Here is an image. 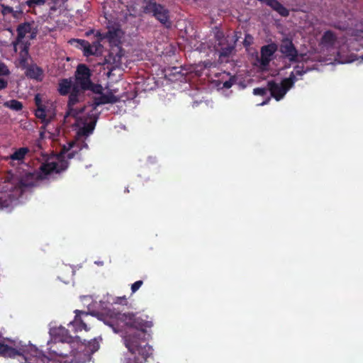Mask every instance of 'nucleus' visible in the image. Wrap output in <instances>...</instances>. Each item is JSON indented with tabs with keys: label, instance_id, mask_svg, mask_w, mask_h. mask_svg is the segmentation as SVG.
I'll return each mask as SVG.
<instances>
[{
	"label": "nucleus",
	"instance_id": "obj_45",
	"mask_svg": "<svg viewBox=\"0 0 363 363\" xmlns=\"http://www.w3.org/2000/svg\"><path fill=\"white\" fill-rule=\"evenodd\" d=\"M60 356H67V354H64V353H60L59 354Z\"/></svg>",
	"mask_w": 363,
	"mask_h": 363
},
{
	"label": "nucleus",
	"instance_id": "obj_25",
	"mask_svg": "<svg viewBox=\"0 0 363 363\" xmlns=\"http://www.w3.org/2000/svg\"><path fill=\"white\" fill-rule=\"evenodd\" d=\"M274 10L283 17H287L289 15V11L281 3H279Z\"/></svg>",
	"mask_w": 363,
	"mask_h": 363
},
{
	"label": "nucleus",
	"instance_id": "obj_15",
	"mask_svg": "<svg viewBox=\"0 0 363 363\" xmlns=\"http://www.w3.org/2000/svg\"><path fill=\"white\" fill-rule=\"evenodd\" d=\"M23 349H16L4 343L0 342V356L4 357L15 358L17 356L23 355Z\"/></svg>",
	"mask_w": 363,
	"mask_h": 363
},
{
	"label": "nucleus",
	"instance_id": "obj_2",
	"mask_svg": "<svg viewBox=\"0 0 363 363\" xmlns=\"http://www.w3.org/2000/svg\"><path fill=\"white\" fill-rule=\"evenodd\" d=\"M91 70L86 65L79 64L77 66L75 72L73 92L69 95L65 117L72 116L77 119L79 115L83 113L84 108H76L74 106L79 103L80 99L84 96L86 88H88V86L91 85Z\"/></svg>",
	"mask_w": 363,
	"mask_h": 363
},
{
	"label": "nucleus",
	"instance_id": "obj_35",
	"mask_svg": "<svg viewBox=\"0 0 363 363\" xmlns=\"http://www.w3.org/2000/svg\"><path fill=\"white\" fill-rule=\"evenodd\" d=\"M8 206V202L6 199H3L0 197V210Z\"/></svg>",
	"mask_w": 363,
	"mask_h": 363
},
{
	"label": "nucleus",
	"instance_id": "obj_14",
	"mask_svg": "<svg viewBox=\"0 0 363 363\" xmlns=\"http://www.w3.org/2000/svg\"><path fill=\"white\" fill-rule=\"evenodd\" d=\"M35 104L37 106V109L35 112V116L40 119L43 123H47L48 121L46 118V106L43 104L41 96L40 94H37L34 98Z\"/></svg>",
	"mask_w": 363,
	"mask_h": 363
},
{
	"label": "nucleus",
	"instance_id": "obj_43",
	"mask_svg": "<svg viewBox=\"0 0 363 363\" xmlns=\"http://www.w3.org/2000/svg\"><path fill=\"white\" fill-rule=\"evenodd\" d=\"M71 340H72L71 336H67L64 338L63 341L69 342V341H71Z\"/></svg>",
	"mask_w": 363,
	"mask_h": 363
},
{
	"label": "nucleus",
	"instance_id": "obj_41",
	"mask_svg": "<svg viewBox=\"0 0 363 363\" xmlns=\"http://www.w3.org/2000/svg\"><path fill=\"white\" fill-rule=\"evenodd\" d=\"M270 101V97H268L267 100L264 101L263 102H262L260 104L261 106H264L267 104H268V102Z\"/></svg>",
	"mask_w": 363,
	"mask_h": 363
},
{
	"label": "nucleus",
	"instance_id": "obj_17",
	"mask_svg": "<svg viewBox=\"0 0 363 363\" xmlns=\"http://www.w3.org/2000/svg\"><path fill=\"white\" fill-rule=\"evenodd\" d=\"M29 45L30 43L26 42V43H21L18 47L21 49L19 52V65L22 69H25L29 65L28 64V57H29Z\"/></svg>",
	"mask_w": 363,
	"mask_h": 363
},
{
	"label": "nucleus",
	"instance_id": "obj_39",
	"mask_svg": "<svg viewBox=\"0 0 363 363\" xmlns=\"http://www.w3.org/2000/svg\"><path fill=\"white\" fill-rule=\"evenodd\" d=\"M233 77H230L229 79H228V89L230 88L233 84Z\"/></svg>",
	"mask_w": 363,
	"mask_h": 363
},
{
	"label": "nucleus",
	"instance_id": "obj_38",
	"mask_svg": "<svg viewBox=\"0 0 363 363\" xmlns=\"http://www.w3.org/2000/svg\"><path fill=\"white\" fill-rule=\"evenodd\" d=\"M118 303H123V302H126L125 296L119 297V298H118Z\"/></svg>",
	"mask_w": 363,
	"mask_h": 363
},
{
	"label": "nucleus",
	"instance_id": "obj_42",
	"mask_svg": "<svg viewBox=\"0 0 363 363\" xmlns=\"http://www.w3.org/2000/svg\"><path fill=\"white\" fill-rule=\"evenodd\" d=\"M20 184H21V186H29V184H26V183L23 182V179H21V180L20 181Z\"/></svg>",
	"mask_w": 363,
	"mask_h": 363
},
{
	"label": "nucleus",
	"instance_id": "obj_31",
	"mask_svg": "<svg viewBox=\"0 0 363 363\" xmlns=\"http://www.w3.org/2000/svg\"><path fill=\"white\" fill-rule=\"evenodd\" d=\"M264 3L270 6L274 10V8L278 6L280 2H279L277 0H266Z\"/></svg>",
	"mask_w": 363,
	"mask_h": 363
},
{
	"label": "nucleus",
	"instance_id": "obj_4",
	"mask_svg": "<svg viewBox=\"0 0 363 363\" xmlns=\"http://www.w3.org/2000/svg\"><path fill=\"white\" fill-rule=\"evenodd\" d=\"M74 144V142H71L67 145H63L55 161L48 160L45 163H43L39 168V177L44 179L52 173L59 174L65 171L69 167V162L66 160L65 155L71 150Z\"/></svg>",
	"mask_w": 363,
	"mask_h": 363
},
{
	"label": "nucleus",
	"instance_id": "obj_23",
	"mask_svg": "<svg viewBox=\"0 0 363 363\" xmlns=\"http://www.w3.org/2000/svg\"><path fill=\"white\" fill-rule=\"evenodd\" d=\"M91 91L93 93L101 94L104 90L103 86L101 84H96L91 82V85L86 88V91Z\"/></svg>",
	"mask_w": 363,
	"mask_h": 363
},
{
	"label": "nucleus",
	"instance_id": "obj_21",
	"mask_svg": "<svg viewBox=\"0 0 363 363\" xmlns=\"http://www.w3.org/2000/svg\"><path fill=\"white\" fill-rule=\"evenodd\" d=\"M96 120L97 117L94 116L90 122L84 123L83 128H82V133L83 135H89L93 132L96 123Z\"/></svg>",
	"mask_w": 363,
	"mask_h": 363
},
{
	"label": "nucleus",
	"instance_id": "obj_28",
	"mask_svg": "<svg viewBox=\"0 0 363 363\" xmlns=\"http://www.w3.org/2000/svg\"><path fill=\"white\" fill-rule=\"evenodd\" d=\"M10 70L4 62H0V76H8Z\"/></svg>",
	"mask_w": 363,
	"mask_h": 363
},
{
	"label": "nucleus",
	"instance_id": "obj_30",
	"mask_svg": "<svg viewBox=\"0 0 363 363\" xmlns=\"http://www.w3.org/2000/svg\"><path fill=\"white\" fill-rule=\"evenodd\" d=\"M1 7L3 9L1 11V13H3V15H6V13H11L13 12V8L9 6H6L4 4H2Z\"/></svg>",
	"mask_w": 363,
	"mask_h": 363
},
{
	"label": "nucleus",
	"instance_id": "obj_10",
	"mask_svg": "<svg viewBox=\"0 0 363 363\" xmlns=\"http://www.w3.org/2000/svg\"><path fill=\"white\" fill-rule=\"evenodd\" d=\"M277 44L272 43L261 48L260 50V64L262 66H267L272 59V56L277 50Z\"/></svg>",
	"mask_w": 363,
	"mask_h": 363
},
{
	"label": "nucleus",
	"instance_id": "obj_1",
	"mask_svg": "<svg viewBox=\"0 0 363 363\" xmlns=\"http://www.w3.org/2000/svg\"><path fill=\"white\" fill-rule=\"evenodd\" d=\"M108 319L104 320L105 324L111 326L116 333L128 329L123 336V340L133 357H127L123 363H145L148 357L152 354L153 349L148 344L150 335L147 329L152 327L153 323L144 319L138 313H120L115 311L108 312Z\"/></svg>",
	"mask_w": 363,
	"mask_h": 363
},
{
	"label": "nucleus",
	"instance_id": "obj_29",
	"mask_svg": "<svg viewBox=\"0 0 363 363\" xmlns=\"http://www.w3.org/2000/svg\"><path fill=\"white\" fill-rule=\"evenodd\" d=\"M143 281L142 280L137 281L131 285L132 293H135L143 285Z\"/></svg>",
	"mask_w": 363,
	"mask_h": 363
},
{
	"label": "nucleus",
	"instance_id": "obj_46",
	"mask_svg": "<svg viewBox=\"0 0 363 363\" xmlns=\"http://www.w3.org/2000/svg\"><path fill=\"white\" fill-rule=\"evenodd\" d=\"M228 54L230 53V48L228 47Z\"/></svg>",
	"mask_w": 363,
	"mask_h": 363
},
{
	"label": "nucleus",
	"instance_id": "obj_19",
	"mask_svg": "<svg viewBox=\"0 0 363 363\" xmlns=\"http://www.w3.org/2000/svg\"><path fill=\"white\" fill-rule=\"evenodd\" d=\"M336 40L337 38L335 33L331 30H327L323 33L320 43L324 46L332 47L335 43Z\"/></svg>",
	"mask_w": 363,
	"mask_h": 363
},
{
	"label": "nucleus",
	"instance_id": "obj_36",
	"mask_svg": "<svg viewBox=\"0 0 363 363\" xmlns=\"http://www.w3.org/2000/svg\"><path fill=\"white\" fill-rule=\"evenodd\" d=\"M77 154V152L76 151H72V152H68L67 153V159L66 160H71L72 158L74 157L75 155Z\"/></svg>",
	"mask_w": 363,
	"mask_h": 363
},
{
	"label": "nucleus",
	"instance_id": "obj_24",
	"mask_svg": "<svg viewBox=\"0 0 363 363\" xmlns=\"http://www.w3.org/2000/svg\"><path fill=\"white\" fill-rule=\"evenodd\" d=\"M274 10L283 17H287L289 15V11L281 3H279Z\"/></svg>",
	"mask_w": 363,
	"mask_h": 363
},
{
	"label": "nucleus",
	"instance_id": "obj_22",
	"mask_svg": "<svg viewBox=\"0 0 363 363\" xmlns=\"http://www.w3.org/2000/svg\"><path fill=\"white\" fill-rule=\"evenodd\" d=\"M5 106L9 107L11 109L14 111H21L23 108V104L21 101L12 99L9 101H7L4 104Z\"/></svg>",
	"mask_w": 363,
	"mask_h": 363
},
{
	"label": "nucleus",
	"instance_id": "obj_18",
	"mask_svg": "<svg viewBox=\"0 0 363 363\" xmlns=\"http://www.w3.org/2000/svg\"><path fill=\"white\" fill-rule=\"evenodd\" d=\"M99 349V342L96 338L89 341L87 344L84 345V349L83 350L85 356L84 361L90 359L91 354Z\"/></svg>",
	"mask_w": 363,
	"mask_h": 363
},
{
	"label": "nucleus",
	"instance_id": "obj_9",
	"mask_svg": "<svg viewBox=\"0 0 363 363\" xmlns=\"http://www.w3.org/2000/svg\"><path fill=\"white\" fill-rule=\"evenodd\" d=\"M74 313V319L70 324L75 328V332L82 331V330L88 331L89 328L87 326V322L90 319L89 313L79 310H75Z\"/></svg>",
	"mask_w": 363,
	"mask_h": 363
},
{
	"label": "nucleus",
	"instance_id": "obj_11",
	"mask_svg": "<svg viewBox=\"0 0 363 363\" xmlns=\"http://www.w3.org/2000/svg\"><path fill=\"white\" fill-rule=\"evenodd\" d=\"M31 23L29 22H25L20 23L16 28L17 37L15 41L13 42L14 50L16 51L18 46L21 43H25L23 39L26 37V34L31 31Z\"/></svg>",
	"mask_w": 363,
	"mask_h": 363
},
{
	"label": "nucleus",
	"instance_id": "obj_5",
	"mask_svg": "<svg viewBox=\"0 0 363 363\" xmlns=\"http://www.w3.org/2000/svg\"><path fill=\"white\" fill-rule=\"evenodd\" d=\"M143 12L152 14L166 28H170L172 26V22L170 20V12L164 5L150 0L143 6Z\"/></svg>",
	"mask_w": 363,
	"mask_h": 363
},
{
	"label": "nucleus",
	"instance_id": "obj_26",
	"mask_svg": "<svg viewBox=\"0 0 363 363\" xmlns=\"http://www.w3.org/2000/svg\"><path fill=\"white\" fill-rule=\"evenodd\" d=\"M47 0H27L26 5L30 7H34L35 6H43L46 3Z\"/></svg>",
	"mask_w": 363,
	"mask_h": 363
},
{
	"label": "nucleus",
	"instance_id": "obj_27",
	"mask_svg": "<svg viewBox=\"0 0 363 363\" xmlns=\"http://www.w3.org/2000/svg\"><path fill=\"white\" fill-rule=\"evenodd\" d=\"M269 91L268 86L267 88L257 87L253 89V94L257 96H264L267 94Z\"/></svg>",
	"mask_w": 363,
	"mask_h": 363
},
{
	"label": "nucleus",
	"instance_id": "obj_12",
	"mask_svg": "<svg viewBox=\"0 0 363 363\" xmlns=\"http://www.w3.org/2000/svg\"><path fill=\"white\" fill-rule=\"evenodd\" d=\"M26 76L31 79H35L37 82H42L44 76L43 69L38 66L36 64H31L28 65L27 67L25 68Z\"/></svg>",
	"mask_w": 363,
	"mask_h": 363
},
{
	"label": "nucleus",
	"instance_id": "obj_37",
	"mask_svg": "<svg viewBox=\"0 0 363 363\" xmlns=\"http://www.w3.org/2000/svg\"><path fill=\"white\" fill-rule=\"evenodd\" d=\"M227 57V48H222L220 52V58Z\"/></svg>",
	"mask_w": 363,
	"mask_h": 363
},
{
	"label": "nucleus",
	"instance_id": "obj_40",
	"mask_svg": "<svg viewBox=\"0 0 363 363\" xmlns=\"http://www.w3.org/2000/svg\"><path fill=\"white\" fill-rule=\"evenodd\" d=\"M233 77H230L229 79H228V89L230 88L233 84Z\"/></svg>",
	"mask_w": 363,
	"mask_h": 363
},
{
	"label": "nucleus",
	"instance_id": "obj_44",
	"mask_svg": "<svg viewBox=\"0 0 363 363\" xmlns=\"http://www.w3.org/2000/svg\"><path fill=\"white\" fill-rule=\"evenodd\" d=\"M223 88H226V87H227V81H225V82L223 83Z\"/></svg>",
	"mask_w": 363,
	"mask_h": 363
},
{
	"label": "nucleus",
	"instance_id": "obj_32",
	"mask_svg": "<svg viewBox=\"0 0 363 363\" xmlns=\"http://www.w3.org/2000/svg\"><path fill=\"white\" fill-rule=\"evenodd\" d=\"M294 71L296 75H303L306 72V71L303 69V67L299 65L294 67Z\"/></svg>",
	"mask_w": 363,
	"mask_h": 363
},
{
	"label": "nucleus",
	"instance_id": "obj_16",
	"mask_svg": "<svg viewBox=\"0 0 363 363\" xmlns=\"http://www.w3.org/2000/svg\"><path fill=\"white\" fill-rule=\"evenodd\" d=\"M74 83L71 78L60 80L57 91L61 96H67L73 92Z\"/></svg>",
	"mask_w": 363,
	"mask_h": 363
},
{
	"label": "nucleus",
	"instance_id": "obj_7",
	"mask_svg": "<svg viewBox=\"0 0 363 363\" xmlns=\"http://www.w3.org/2000/svg\"><path fill=\"white\" fill-rule=\"evenodd\" d=\"M70 43H76L75 46L83 50L84 56L101 55L103 46L99 41H94L90 44L87 40L82 39H72Z\"/></svg>",
	"mask_w": 363,
	"mask_h": 363
},
{
	"label": "nucleus",
	"instance_id": "obj_20",
	"mask_svg": "<svg viewBox=\"0 0 363 363\" xmlns=\"http://www.w3.org/2000/svg\"><path fill=\"white\" fill-rule=\"evenodd\" d=\"M28 152L29 149L28 147H20L11 154L9 158L11 160L23 161Z\"/></svg>",
	"mask_w": 363,
	"mask_h": 363
},
{
	"label": "nucleus",
	"instance_id": "obj_6",
	"mask_svg": "<svg viewBox=\"0 0 363 363\" xmlns=\"http://www.w3.org/2000/svg\"><path fill=\"white\" fill-rule=\"evenodd\" d=\"M296 77L294 72H291L288 78H284L281 83H277L274 80L267 82V86L270 91L271 96L277 101H279L284 98L286 92L294 86Z\"/></svg>",
	"mask_w": 363,
	"mask_h": 363
},
{
	"label": "nucleus",
	"instance_id": "obj_8",
	"mask_svg": "<svg viewBox=\"0 0 363 363\" xmlns=\"http://www.w3.org/2000/svg\"><path fill=\"white\" fill-rule=\"evenodd\" d=\"M280 52L290 62H298V52L291 40L286 38L281 41L280 45Z\"/></svg>",
	"mask_w": 363,
	"mask_h": 363
},
{
	"label": "nucleus",
	"instance_id": "obj_33",
	"mask_svg": "<svg viewBox=\"0 0 363 363\" xmlns=\"http://www.w3.org/2000/svg\"><path fill=\"white\" fill-rule=\"evenodd\" d=\"M105 35H106V33H101V32L97 30L95 34V36L97 38L96 41H99L101 43L102 40H106V37H104Z\"/></svg>",
	"mask_w": 363,
	"mask_h": 363
},
{
	"label": "nucleus",
	"instance_id": "obj_34",
	"mask_svg": "<svg viewBox=\"0 0 363 363\" xmlns=\"http://www.w3.org/2000/svg\"><path fill=\"white\" fill-rule=\"evenodd\" d=\"M8 86V82L4 79L0 78V90L4 89Z\"/></svg>",
	"mask_w": 363,
	"mask_h": 363
},
{
	"label": "nucleus",
	"instance_id": "obj_13",
	"mask_svg": "<svg viewBox=\"0 0 363 363\" xmlns=\"http://www.w3.org/2000/svg\"><path fill=\"white\" fill-rule=\"evenodd\" d=\"M118 101V98L112 92H109L107 94H101L99 96L94 97L91 106H93V109H95L100 105L115 104Z\"/></svg>",
	"mask_w": 363,
	"mask_h": 363
},
{
	"label": "nucleus",
	"instance_id": "obj_3",
	"mask_svg": "<svg viewBox=\"0 0 363 363\" xmlns=\"http://www.w3.org/2000/svg\"><path fill=\"white\" fill-rule=\"evenodd\" d=\"M122 30L118 27L109 28L106 32L104 37H106L108 42L112 45L108 54L105 57V62L111 65V69L119 67L121 65L123 50L119 45L122 37Z\"/></svg>",
	"mask_w": 363,
	"mask_h": 363
}]
</instances>
